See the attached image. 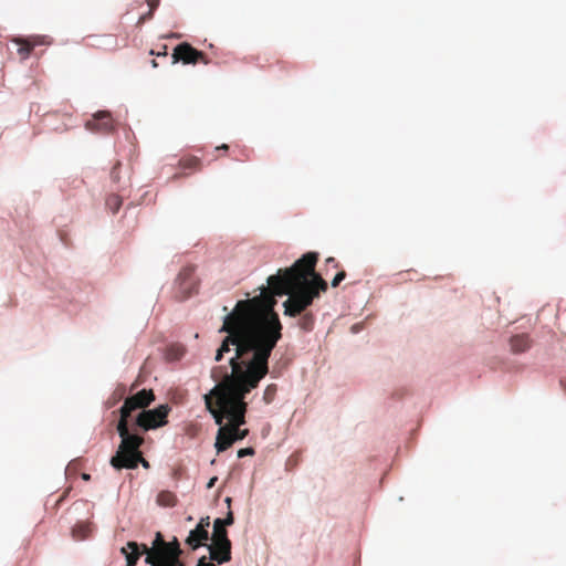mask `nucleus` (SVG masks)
I'll list each match as a JSON object with an SVG mask.
<instances>
[{
    "instance_id": "1",
    "label": "nucleus",
    "mask_w": 566,
    "mask_h": 566,
    "mask_svg": "<svg viewBox=\"0 0 566 566\" xmlns=\"http://www.w3.org/2000/svg\"><path fill=\"white\" fill-rule=\"evenodd\" d=\"M259 301H239L229 313L220 328L227 333L216 354L220 361L224 353L234 347V355L229 359L231 373L226 367L213 368L211 377L219 382L205 395L207 410L217 424L229 420L231 431L245 423L248 403L245 396L269 373V358L277 342L282 338V324L272 312L271 303L256 306Z\"/></svg>"
},
{
    "instance_id": "14",
    "label": "nucleus",
    "mask_w": 566,
    "mask_h": 566,
    "mask_svg": "<svg viewBox=\"0 0 566 566\" xmlns=\"http://www.w3.org/2000/svg\"><path fill=\"white\" fill-rule=\"evenodd\" d=\"M510 346L514 354H521L531 348L532 340L527 334H518L511 337Z\"/></svg>"
},
{
    "instance_id": "12",
    "label": "nucleus",
    "mask_w": 566,
    "mask_h": 566,
    "mask_svg": "<svg viewBox=\"0 0 566 566\" xmlns=\"http://www.w3.org/2000/svg\"><path fill=\"white\" fill-rule=\"evenodd\" d=\"M234 442L233 433H231V430L223 426V423L220 426L217 439H216V449L218 452H223L227 449H229L232 443Z\"/></svg>"
},
{
    "instance_id": "15",
    "label": "nucleus",
    "mask_w": 566,
    "mask_h": 566,
    "mask_svg": "<svg viewBox=\"0 0 566 566\" xmlns=\"http://www.w3.org/2000/svg\"><path fill=\"white\" fill-rule=\"evenodd\" d=\"M122 554L126 557L127 566H135L139 559V545L136 542H128L126 547H122Z\"/></svg>"
},
{
    "instance_id": "26",
    "label": "nucleus",
    "mask_w": 566,
    "mask_h": 566,
    "mask_svg": "<svg viewBox=\"0 0 566 566\" xmlns=\"http://www.w3.org/2000/svg\"><path fill=\"white\" fill-rule=\"evenodd\" d=\"M148 6H149V17H153V12L156 9V7L158 6V0H148Z\"/></svg>"
},
{
    "instance_id": "36",
    "label": "nucleus",
    "mask_w": 566,
    "mask_h": 566,
    "mask_svg": "<svg viewBox=\"0 0 566 566\" xmlns=\"http://www.w3.org/2000/svg\"><path fill=\"white\" fill-rule=\"evenodd\" d=\"M82 479L85 480V481H88L91 479V475L87 474V473H83L82 474Z\"/></svg>"
},
{
    "instance_id": "28",
    "label": "nucleus",
    "mask_w": 566,
    "mask_h": 566,
    "mask_svg": "<svg viewBox=\"0 0 566 566\" xmlns=\"http://www.w3.org/2000/svg\"><path fill=\"white\" fill-rule=\"evenodd\" d=\"M197 566H216L214 564L207 562L206 556H202L199 560Z\"/></svg>"
},
{
    "instance_id": "29",
    "label": "nucleus",
    "mask_w": 566,
    "mask_h": 566,
    "mask_svg": "<svg viewBox=\"0 0 566 566\" xmlns=\"http://www.w3.org/2000/svg\"><path fill=\"white\" fill-rule=\"evenodd\" d=\"M166 50H167V46H166V45H164V46H163V51L157 52V53H156V55H158V56H160V55H161V56H167V51H166ZM150 54H153V55H154V54H155V51H150Z\"/></svg>"
},
{
    "instance_id": "8",
    "label": "nucleus",
    "mask_w": 566,
    "mask_h": 566,
    "mask_svg": "<svg viewBox=\"0 0 566 566\" xmlns=\"http://www.w3.org/2000/svg\"><path fill=\"white\" fill-rule=\"evenodd\" d=\"M85 128L92 133L107 135L114 132V119L109 112L99 111L85 123Z\"/></svg>"
},
{
    "instance_id": "7",
    "label": "nucleus",
    "mask_w": 566,
    "mask_h": 566,
    "mask_svg": "<svg viewBox=\"0 0 566 566\" xmlns=\"http://www.w3.org/2000/svg\"><path fill=\"white\" fill-rule=\"evenodd\" d=\"M179 61L185 64L209 63V60L203 52L198 51L187 42L178 44L174 50L172 63H177Z\"/></svg>"
},
{
    "instance_id": "35",
    "label": "nucleus",
    "mask_w": 566,
    "mask_h": 566,
    "mask_svg": "<svg viewBox=\"0 0 566 566\" xmlns=\"http://www.w3.org/2000/svg\"><path fill=\"white\" fill-rule=\"evenodd\" d=\"M219 149H221V150H228V149H229V146H228L227 144H222L221 146H218V147H217V150H219Z\"/></svg>"
},
{
    "instance_id": "32",
    "label": "nucleus",
    "mask_w": 566,
    "mask_h": 566,
    "mask_svg": "<svg viewBox=\"0 0 566 566\" xmlns=\"http://www.w3.org/2000/svg\"><path fill=\"white\" fill-rule=\"evenodd\" d=\"M218 478L217 476H213L209 480L208 484H207V488L208 489H211L214 486V483L217 482Z\"/></svg>"
},
{
    "instance_id": "30",
    "label": "nucleus",
    "mask_w": 566,
    "mask_h": 566,
    "mask_svg": "<svg viewBox=\"0 0 566 566\" xmlns=\"http://www.w3.org/2000/svg\"><path fill=\"white\" fill-rule=\"evenodd\" d=\"M326 265H333V268H337L338 263L336 262V260L334 258H327Z\"/></svg>"
},
{
    "instance_id": "16",
    "label": "nucleus",
    "mask_w": 566,
    "mask_h": 566,
    "mask_svg": "<svg viewBox=\"0 0 566 566\" xmlns=\"http://www.w3.org/2000/svg\"><path fill=\"white\" fill-rule=\"evenodd\" d=\"M157 504L165 507H172L177 504V496L170 491H161L157 495Z\"/></svg>"
},
{
    "instance_id": "27",
    "label": "nucleus",
    "mask_w": 566,
    "mask_h": 566,
    "mask_svg": "<svg viewBox=\"0 0 566 566\" xmlns=\"http://www.w3.org/2000/svg\"><path fill=\"white\" fill-rule=\"evenodd\" d=\"M142 464L144 468L148 469L149 468V462L144 459L143 454L140 453V458L136 461V468L138 467V464Z\"/></svg>"
},
{
    "instance_id": "31",
    "label": "nucleus",
    "mask_w": 566,
    "mask_h": 566,
    "mask_svg": "<svg viewBox=\"0 0 566 566\" xmlns=\"http://www.w3.org/2000/svg\"><path fill=\"white\" fill-rule=\"evenodd\" d=\"M119 164H116V166L112 169V172H111V176L114 180H118V175H117V168H118Z\"/></svg>"
},
{
    "instance_id": "17",
    "label": "nucleus",
    "mask_w": 566,
    "mask_h": 566,
    "mask_svg": "<svg viewBox=\"0 0 566 566\" xmlns=\"http://www.w3.org/2000/svg\"><path fill=\"white\" fill-rule=\"evenodd\" d=\"M212 541H220L228 545V532L222 525L221 518H217L213 524Z\"/></svg>"
},
{
    "instance_id": "34",
    "label": "nucleus",
    "mask_w": 566,
    "mask_h": 566,
    "mask_svg": "<svg viewBox=\"0 0 566 566\" xmlns=\"http://www.w3.org/2000/svg\"><path fill=\"white\" fill-rule=\"evenodd\" d=\"M148 19H151V17H149V12H148V13L143 14V15L140 17V19H139V22H144V21H146V20H148Z\"/></svg>"
},
{
    "instance_id": "3",
    "label": "nucleus",
    "mask_w": 566,
    "mask_h": 566,
    "mask_svg": "<svg viewBox=\"0 0 566 566\" xmlns=\"http://www.w3.org/2000/svg\"><path fill=\"white\" fill-rule=\"evenodd\" d=\"M117 432L120 437V443L115 455L111 459V465L116 470L136 469V461L140 458L139 448L144 443V438L130 432L128 420L119 419Z\"/></svg>"
},
{
    "instance_id": "2",
    "label": "nucleus",
    "mask_w": 566,
    "mask_h": 566,
    "mask_svg": "<svg viewBox=\"0 0 566 566\" xmlns=\"http://www.w3.org/2000/svg\"><path fill=\"white\" fill-rule=\"evenodd\" d=\"M317 259V253L308 252L292 266L279 270L277 274L269 276V287H263L261 294L251 300L256 298L259 301L256 306H265L271 303L272 312L280 321L277 313L274 311L276 304L274 295L289 294L287 300L283 303L284 315L301 316L297 323L300 328L306 332L312 331L315 318L306 310L321 292L327 290V283L315 272Z\"/></svg>"
},
{
    "instance_id": "10",
    "label": "nucleus",
    "mask_w": 566,
    "mask_h": 566,
    "mask_svg": "<svg viewBox=\"0 0 566 566\" xmlns=\"http://www.w3.org/2000/svg\"><path fill=\"white\" fill-rule=\"evenodd\" d=\"M210 558L216 560L218 564L227 563L231 559V542L228 541V545L220 541H212L209 545Z\"/></svg>"
},
{
    "instance_id": "5",
    "label": "nucleus",
    "mask_w": 566,
    "mask_h": 566,
    "mask_svg": "<svg viewBox=\"0 0 566 566\" xmlns=\"http://www.w3.org/2000/svg\"><path fill=\"white\" fill-rule=\"evenodd\" d=\"M169 411L170 407L168 405H160L155 409L143 410L136 418V426L145 431L163 427L167 423Z\"/></svg>"
},
{
    "instance_id": "25",
    "label": "nucleus",
    "mask_w": 566,
    "mask_h": 566,
    "mask_svg": "<svg viewBox=\"0 0 566 566\" xmlns=\"http://www.w3.org/2000/svg\"><path fill=\"white\" fill-rule=\"evenodd\" d=\"M233 514L232 512H229L227 517L226 518H221V522H222V525L226 527V526H229V525H232L233 524Z\"/></svg>"
},
{
    "instance_id": "38",
    "label": "nucleus",
    "mask_w": 566,
    "mask_h": 566,
    "mask_svg": "<svg viewBox=\"0 0 566 566\" xmlns=\"http://www.w3.org/2000/svg\"><path fill=\"white\" fill-rule=\"evenodd\" d=\"M226 501H227V503H229V504H230L231 499H230V497H227V500H226Z\"/></svg>"
},
{
    "instance_id": "9",
    "label": "nucleus",
    "mask_w": 566,
    "mask_h": 566,
    "mask_svg": "<svg viewBox=\"0 0 566 566\" xmlns=\"http://www.w3.org/2000/svg\"><path fill=\"white\" fill-rule=\"evenodd\" d=\"M176 281L181 297H189L197 290L198 285L197 280L195 277V266L187 265L182 268Z\"/></svg>"
},
{
    "instance_id": "22",
    "label": "nucleus",
    "mask_w": 566,
    "mask_h": 566,
    "mask_svg": "<svg viewBox=\"0 0 566 566\" xmlns=\"http://www.w3.org/2000/svg\"><path fill=\"white\" fill-rule=\"evenodd\" d=\"M346 277V272L345 271H339L335 277L333 279L332 281V286L333 287H336L339 285V283Z\"/></svg>"
},
{
    "instance_id": "18",
    "label": "nucleus",
    "mask_w": 566,
    "mask_h": 566,
    "mask_svg": "<svg viewBox=\"0 0 566 566\" xmlns=\"http://www.w3.org/2000/svg\"><path fill=\"white\" fill-rule=\"evenodd\" d=\"M179 166L184 169H195L198 170L201 167V161L198 157L190 156L185 157L179 160Z\"/></svg>"
},
{
    "instance_id": "33",
    "label": "nucleus",
    "mask_w": 566,
    "mask_h": 566,
    "mask_svg": "<svg viewBox=\"0 0 566 566\" xmlns=\"http://www.w3.org/2000/svg\"><path fill=\"white\" fill-rule=\"evenodd\" d=\"M198 525H205V528L207 530V527L210 525L209 517L201 518Z\"/></svg>"
},
{
    "instance_id": "11",
    "label": "nucleus",
    "mask_w": 566,
    "mask_h": 566,
    "mask_svg": "<svg viewBox=\"0 0 566 566\" xmlns=\"http://www.w3.org/2000/svg\"><path fill=\"white\" fill-rule=\"evenodd\" d=\"M13 42L19 45L18 53L23 60L29 57L35 46L46 44L43 36L17 38Z\"/></svg>"
},
{
    "instance_id": "4",
    "label": "nucleus",
    "mask_w": 566,
    "mask_h": 566,
    "mask_svg": "<svg viewBox=\"0 0 566 566\" xmlns=\"http://www.w3.org/2000/svg\"><path fill=\"white\" fill-rule=\"evenodd\" d=\"M142 549L146 554V564L150 566H185V563L180 559L182 551L176 537L166 542L164 547L149 548L143 544Z\"/></svg>"
},
{
    "instance_id": "13",
    "label": "nucleus",
    "mask_w": 566,
    "mask_h": 566,
    "mask_svg": "<svg viewBox=\"0 0 566 566\" xmlns=\"http://www.w3.org/2000/svg\"><path fill=\"white\" fill-rule=\"evenodd\" d=\"M209 538V533L205 528V525H197L195 530L190 531L186 543L192 548H198L202 542Z\"/></svg>"
},
{
    "instance_id": "37",
    "label": "nucleus",
    "mask_w": 566,
    "mask_h": 566,
    "mask_svg": "<svg viewBox=\"0 0 566 566\" xmlns=\"http://www.w3.org/2000/svg\"><path fill=\"white\" fill-rule=\"evenodd\" d=\"M151 64H153V66H154V67H157V66H158V64H157L156 60H153V61H151Z\"/></svg>"
},
{
    "instance_id": "24",
    "label": "nucleus",
    "mask_w": 566,
    "mask_h": 566,
    "mask_svg": "<svg viewBox=\"0 0 566 566\" xmlns=\"http://www.w3.org/2000/svg\"><path fill=\"white\" fill-rule=\"evenodd\" d=\"M254 454V450L252 448H243L238 451V458H243L245 455Z\"/></svg>"
},
{
    "instance_id": "19",
    "label": "nucleus",
    "mask_w": 566,
    "mask_h": 566,
    "mask_svg": "<svg viewBox=\"0 0 566 566\" xmlns=\"http://www.w3.org/2000/svg\"><path fill=\"white\" fill-rule=\"evenodd\" d=\"M122 206V199L117 195H111L106 199V207L113 212L116 213Z\"/></svg>"
},
{
    "instance_id": "20",
    "label": "nucleus",
    "mask_w": 566,
    "mask_h": 566,
    "mask_svg": "<svg viewBox=\"0 0 566 566\" xmlns=\"http://www.w3.org/2000/svg\"><path fill=\"white\" fill-rule=\"evenodd\" d=\"M276 395V385H269L263 392V400L266 405L271 403L274 400Z\"/></svg>"
},
{
    "instance_id": "6",
    "label": "nucleus",
    "mask_w": 566,
    "mask_h": 566,
    "mask_svg": "<svg viewBox=\"0 0 566 566\" xmlns=\"http://www.w3.org/2000/svg\"><path fill=\"white\" fill-rule=\"evenodd\" d=\"M154 400L155 395L151 389H143L127 397L119 409V419L128 420L133 411L148 407Z\"/></svg>"
},
{
    "instance_id": "21",
    "label": "nucleus",
    "mask_w": 566,
    "mask_h": 566,
    "mask_svg": "<svg viewBox=\"0 0 566 566\" xmlns=\"http://www.w3.org/2000/svg\"><path fill=\"white\" fill-rule=\"evenodd\" d=\"M231 433H233L234 441H237V440L244 439L248 436L249 430L248 429L241 430L240 428H238V430L231 431Z\"/></svg>"
},
{
    "instance_id": "23",
    "label": "nucleus",
    "mask_w": 566,
    "mask_h": 566,
    "mask_svg": "<svg viewBox=\"0 0 566 566\" xmlns=\"http://www.w3.org/2000/svg\"><path fill=\"white\" fill-rule=\"evenodd\" d=\"M164 544H166V541L164 539L163 535L158 532L153 542V547H164Z\"/></svg>"
}]
</instances>
